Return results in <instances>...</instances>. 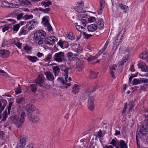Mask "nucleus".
<instances>
[{
	"mask_svg": "<svg viewBox=\"0 0 148 148\" xmlns=\"http://www.w3.org/2000/svg\"><path fill=\"white\" fill-rule=\"evenodd\" d=\"M33 15L32 14L29 15L28 14H26L24 16H23V18L25 20H27L28 19H31L33 18Z\"/></svg>",
	"mask_w": 148,
	"mask_h": 148,
	"instance_id": "nucleus-37",
	"label": "nucleus"
},
{
	"mask_svg": "<svg viewBox=\"0 0 148 148\" xmlns=\"http://www.w3.org/2000/svg\"><path fill=\"white\" fill-rule=\"evenodd\" d=\"M132 83L134 85H137L138 84H140V79H134L133 80Z\"/></svg>",
	"mask_w": 148,
	"mask_h": 148,
	"instance_id": "nucleus-47",
	"label": "nucleus"
},
{
	"mask_svg": "<svg viewBox=\"0 0 148 148\" xmlns=\"http://www.w3.org/2000/svg\"><path fill=\"white\" fill-rule=\"evenodd\" d=\"M80 22L82 23L83 26H85L86 23V21L85 19L82 18L79 20Z\"/></svg>",
	"mask_w": 148,
	"mask_h": 148,
	"instance_id": "nucleus-54",
	"label": "nucleus"
},
{
	"mask_svg": "<svg viewBox=\"0 0 148 148\" xmlns=\"http://www.w3.org/2000/svg\"><path fill=\"white\" fill-rule=\"evenodd\" d=\"M109 42L107 41L105 44L104 45L103 47L100 50L98 53L99 55L101 54L102 53H103V52L105 50V49L107 48V46L108 45V44H109Z\"/></svg>",
	"mask_w": 148,
	"mask_h": 148,
	"instance_id": "nucleus-28",
	"label": "nucleus"
},
{
	"mask_svg": "<svg viewBox=\"0 0 148 148\" xmlns=\"http://www.w3.org/2000/svg\"><path fill=\"white\" fill-rule=\"evenodd\" d=\"M69 43L67 42L60 40L57 43L62 49L67 48L69 46Z\"/></svg>",
	"mask_w": 148,
	"mask_h": 148,
	"instance_id": "nucleus-11",
	"label": "nucleus"
},
{
	"mask_svg": "<svg viewBox=\"0 0 148 148\" xmlns=\"http://www.w3.org/2000/svg\"><path fill=\"white\" fill-rule=\"evenodd\" d=\"M87 29L90 32H94L97 29V25L95 24L89 25L88 26Z\"/></svg>",
	"mask_w": 148,
	"mask_h": 148,
	"instance_id": "nucleus-18",
	"label": "nucleus"
},
{
	"mask_svg": "<svg viewBox=\"0 0 148 148\" xmlns=\"http://www.w3.org/2000/svg\"><path fill=\"white\" fill-rule=\"evenodd\" d=\"M10 27L8 25L5 26L3 28L2 31L4 32L9 29Z\"/></svg>",
	"mask_w": 148,
	"mask_h": 148,
	"instance_id": "nucleus-58",
	"label": "nucleus"
},
{
	"mask_svg": "<svg viewBox=\"0 0 148 148\" xmlns=\"http://www.w3.org/2000/svg\"><path fill=\"white\" fill-rule=\"evenodd\" d=\"M25 101V98L23 97H21L16 99V102L18 105L22 104Z\"/></svg>",
	"mask_w": 148,
	"mask_h": 148,
	"instance_id": "nucleus-24",
	"label": "nucleus"
},
{
	"mask_svg": "<svg viewBox=\"0 0 148 148\" xmlns=\"http://www.w3.org/2000/svg\"><path fill=\"white\" fill-rule=\"evenodd\" d=\"M46 36L45 32L41 29L37 30L34 34L36 40H43L45 38Z\"/></svg>",
	"mask_w": 148,
	"mask_h": 148,
	"instance_id": "nucleus-3",
	"label": "nucleus"
},
{
	"mask_svg": "<svg viewBox=\"0 0 148 148\" xmlns=\"http://www.w3.org/2000/svg\"><path fill=\"white\" fill-rule=\"evenodd\" d=\"M117 65L116 64H113L112 66H110L109 68L110 70H115L117 68Z\"/></svg>",
	"mask_w": 148,
	"mask_h": 148,
	"instance_id": "nucleus-52",
	"label": "nucleus"
},
{
	"mask_svg": "<svg viewBox=\"0 0 148 148\" xmlns=\"http://www.w3.org/2000/svg\"><path fill=\"white\" fill-rule=\"evenodd\" d=\"M88 22L90 23L94 22L95 21V18L94 17H91L88 19Z\"/></svg>",
	"mask_w": 148,
	"mask_h": 148,
	"instance_id": "nucleus-55",
	"label": "nucleus"
},
{
	"mask_svg": "<svg viewBox=\"0 0 148 148\" xmlns=\"http://www.w3.org/2000/svg\"><path fill=\"white\" fill-rule=\"evenodd\" d=\"M1 4L2 5L1 6V7H7V8H14V7H10V5H11L12 6H13L14 5H15L13 3H10L6 1H3L1 2Z\"/></svg>",
	"mask_w": 148,
	"mask_h": 148,
	"instance_id": "nucleus-21",
	"label": "nucleus"
},
{
	"mask_svg": "<svg viewBox=\"0 0 148 148\" xmlns=\"http://www.w3.org/2000/svg\"><path fill=\"white\" fill-rule=\"evenodd\" d=\"M13 104V102H10L9 103L8 107V114H10V112L11 109V108Z\"/></svg>",
	"mask_w": 148,
	"mask_h": 148,
	"instance_id": "nucleus-46",
	"label": "nucleus"
},
{
	"mask_svg": "<svg viewBox=\"0 0 148 148\" xmlns=\"http://www.w3.org/2000/svg\"><path fill=\"white\" fill-rule=\"evenodd\" d=\"M48 32H51L52 30V28L50 25V23L46 25Z\"/></svg>",
	"mask_w": 148,
	"mask_h": 148,
	"instance_id": "nucleus-56",
	"label": "nucleus"
},
{
	"mask_svg": "<svg viewBox=\"0 0 148 148\" xmlns=\"http://www.w3.org/2000/svg\"><path fill=\"white\" fill-rule=\"evenodd\" d=\"M109 73L111 75L112 77L114 78L115 79L116 77L114 76V71H112V70H110L109 71Z\"/></svg>",
	"mask_w": 148,
	"mask_h": 148,
	"instance_id": "nucleus-62",
	"label": "nucleus"
},
{
	"mask_svg": "<svg viewBox=\"0 0 148 148\" xmlns=\"http://www.w3.org/2000/svg\"><path fill=\"white\" fill-rule=\"evenodd\" d=\"M94 98L92 96L89 97L88 100V108L91 111H92L94 108Z\"/></svg>",
	"mask_w": 148,
	"mask_h": 148,
	"instance_id": "nucleus-8",
	"label": "nucleus"
},
{
	"mask_svg": "<svg viewBox=\"0 0 148 148\" xmlns=\"http://www.w3.org/2000/svg\"><path fill=\"white\" fill-rule=\"evenodd\" d=\"M117 140L116 138L113 139L110 143V144H112L113 146L116 147L117 146V143L116 142Z\"/></svg>",
	"mask_w": 148,
	"mask_h": 148,
	"instance_id": "nucleus-44",
	"label": "nucleus"
},
{
	"mask_svg": "<svg viewBox=\"0 0 148 148\" xmlns=\"http://www.w3.org/2000/svg\"><path fill=\"white\" fill-rule=\"evenodd\" d=\"M90 77L91 79H95L97 77V74L94 71H91L90 73Z\"/></svg>",
	"mask_w": 148,
	"mask_h": 148,
	"instance_id": "nucleus-38",
	"label": "nucleus"
},
{
	"mask_svg": "<svg viewBox=\"0 0 148 148\" xmlns=\"http://www.w3.org/2000/svg\"><path fill=\"white\" fill-rule=\"evenodd\" d=\"M39 10L41 11L45 14H49L51 12V9L50 8H48L45 9L40 8L39 9Z\"/></svg>",
	"mask_w": 148,
	"mask_h": 148,
	"instance_id": "nucleus-26",
	"label": "nucleus"
},
{
	"mask_svg": "<svg viewBox=\"0 0 148 148\" xmlns=\"http://www.w3.org/2000/svg\"><path fill=\"white\" fill-rule=\"evenodd\" d=\"M129 108L128 109L129 112H131L132 110L134 108V103L133 101H131L129 102L128 104Z\"/></svg>",
	"mask_w": 148,
	"mask_h": 148,
	"instance_id": "nucleus-32",
	"label": "nucleus"
},
{
	"mask_svg": "<svg viewBox=\"0 0 148 148\" xmlns=\"http://www.w3.org/2000/svg\"><path fill=\"white\" fill-rule=\"evenodd\" d=\"M45 1H42L41 2V4L43 6H44L45 8L49 7L50 5L52 4V2L50 0H45Z\"/></svg>",
	"mask_w": 148,
	"mask_h": 148,
	"instance_id": "nucleus-22",
	"label": "nucleus"
},
{
	"mask_svg": "<svg viewBox=\"0 0 148 148\" xmlns=\"http://www.w3.org/2000/svg\"><path fill=\"white\" fill-rule=\"evenodd\" d=\"M24 14L23 13H21L19 14H17V20H20L22 18L23 16V15Z\"/></svg>",
	"mask_w": 148,
	"mask_h": 148,
	"instance_id": "nucleus-59",
	"label": "nucleus"
},
{
	"mask_svg": "<svg viewBox=\"0 0 148 148\" xmlns=\"http://www.w3.org/2000/svg\"><path fill=\"white\" fill-rule=\"evenodd\" d=\"M99 56V54H97L95 56H91L90 57L88 58L87 59V60L89 62L92 61L94 60L97 59V57H98Z\"/></svg>",
	"mask_w": 148,
	"mask_h": 148,
	"instance_id": "nucleus-30",
	"label": "nucleus"
},
{
	"mask_svg": "<svg viewBox=\"0 0 148 148\" xmlns=\"http://www.w3.org/2000/svg\"><path fill=\"white\" fill-rule=\"evenodd\" d=\"M67 56L70 61L73 60L75 58L74 57V54L71 52H68L67 54Z\"/></svg>",
	"mask_w": 148,
	"mask_h": 148,
	"instance_id": "nucleus-31",
	"label": "nucleus"
},
{
	"mask_svg": "<svg viewBox=\"0 0 148 148\" xmlns=\"http://www.w3.org/2000/svg\"><path fill=\"white\" fill-rule=\"evenodd\" d=\"M83 34L85 38L86 39H88L92 36V35L91 34H86L85 32H83Z\"/></svg>",
	"mask_w": 148,
	"mask_h": 148,
	"instance_id": "nucleus-51",
	"label": "nucleus"
},
{
	"mask_svg": "<svg viewBox=\"0 0 148 148\" xmlns=\"http://www.w3.org/2000/svg\"><path fill=\"white\" fill-rule=\"evenodd\" d=\"M105 3V1L104 0H101L100 2V7L104 8Z\"/></svg>",
	"mask_w": 148,
	"mask_h": 148,
	"instance_id": "nucleus-57",
	"label": "nucleus"
},
{
	"mask_svg": "<svg viewBox=\"0 0 148 148\" xmlns=\"http://www.w3.org/2000/svg\"><path fill=\"white\" fill-rule=\"evenodd\" d=\"M77 23H76L75 24V26L76 29L79 32H82L84 30V28L82 26L78 25Z\"/></svg>",
	"mask_w": 148,
	"mask_h": 148,
	"instance_id": "nucleus-33",
	"label": "nucleus"
},
{
	"mask_svg": "<svg viewBox=\"0 0 148 148\" xmlns=\"http://www.w3.org/2000/svg\"><path fill=\"white\" fill-rule=\"evenodd\" d=\"M26 110L28 112V113L33 112L34 111V108L32 104H29L25 107Z\"/></svg>",
	"mask_w": 148,
	"mask_h": 148,
	"instance_id": "nucleus-17",
	"label": "nucleus"
},
{
	"mask_svg": "<svg viewBox=\"0 0 148 148\" xmlns=\"http://www.w3.org/2000/svg\"><path fill=\"white\" fill-rule=\"evenodd\" d=\"M81 65H78L77 66V67L79 69V70H82L84 68V66L83 65V63L82 62H80Z\"/></svg>",
	"mask_w": 148,
	"mask_h": 148,
	"instance_id": "nucleus-63",
	"label": "nucleus"
},
{
	"mask_svg": "<svg viewBox=\"0 0 148 148\" xmlns=\"http://www.w3.org/2000/svg\"><path fill=\"white\" fill-rule=\"evenodd\" d=\"M64 52H60L56 53L54 55V60L58 62H61L64 60Z\"/></svg>",
	"mask_w": 148,
	"mask_h": 148,
	"instance_id": "nucleus-4",
	"label": "nucleus"
},
{
	"mask_svg": "<svg viewBox=\"0 0 148 148\" xmlns=\"http://www.w3.org/2000/svg\"><path fill=\"white\" fill-rule=\"evenodd\" d=\"M44 77L43 75H38V78L35 80V82L36 84L41 87H44Z\"/></svg>",
	"mask_w": 148,
	"mask_h": 148,
	"instance_id": "nucleus-6",
	"label": "nucleus"
},
{
	"mask_svg": "<svg viewBox=\"0 0 148 148\" xmlns=\"http://www.w3.org/2000/svg\"><path fill=\"white\" fill-rule=\"evenodd\" d=\"M57 80L60 82L62 85H64V79L61 77H58L57 79Z\"/></svg>",
	"mask_w": 148,
	"mask_h": 148,
	"instance_id": "nucleus-53",
	"label": "nucleus"
},
{
	"mask_svg": "<svg viewBox=\"0 0 148 148\" xmlns=\"http://www.w3.org/2000/svg\"><path fill=\"white\" fill-rule=\"evenodd\" d=\"M7 103V101L5 99L0 100V108H1L0 111L2 112L3 110Z\"/></svg>",
	"mask_w": 148,
	"mask_h": 148,
	"instance_id": "nucleus-16",
	"label": "nucleus"
},
{
	"mask_svg": "<svg viewBox=\"0 0 148 148\" xmlns=\"http://www.w3.org/2000/svg\"><path fill=\"white\" fill-rule=\"evenodd\" d=\"M25 116V113L22 111L20 118L18 116L15 115L13 117L12 121L18 128H19L24 122Z\"/></svg>",
	"mask_w": 148,
	"mask_h": 148,
	"instance_id": "nucleus-2",
	"label": "nucleus"
},
{
	"mask_svg": "<svg viewBox=\"0 0 148 148\" xmlns=\"http://www.w3.org/2000/svg\"><path fill=\"white\" fill-rule=\"evenodd\" d=\"M23 49L26 51H28L30 50L31 48L29 47L28 45H27L24 47Z\"/></svg>",
	"mask_w": 148,
	"mask_h": 148,
	"instance_id": "nucleus-61",
	"label": "nucleus"
},
{
	"mask_svg": "<svg viewBox=\"0 0 148 148\" xmlns=\"http://www.w3.org/2000/svg\"><path fill=\"white\" fill-rule=\"evenodd\" d=\"M38 23V22L35 19H32L28 22L25 26L21 28L19 34V36L25 35L27 33L26 30L29 31L34 28L35 26Z\"/></svg>",
	"mask_w": 148,
	"mask_h": 148,
	"instance_id": "nucleus-1",
	"label": "nucleus"
},
{
	"mask_svg": "<svg viewBox=\"0 0 148 148\" xmlns=\"http://www.w3.org/2000/svg\"><path fill=\"white\" fill-rule=\"evenodd\" d=\"M148 57V54L146 52L142 53L139 56L140 58L143 60L146 59Z\"/></svg>",
	"mask_w": 148,
	"mask_h": 148,
	"instance_id": "nucleus-29",
	"label": "nucleus"
},
{
	"mask_svg": "<svg viewBox=\"0 0 148 148\" xmlns=\"http://www.w3.org/2000/svg\"><path fill=\"white\" fill-rule=\"evenodd\" d=\"M30 86L31 91L35 92L37 89V86L34 84H31L30 85Z\"/></svg>",
	"mask_w": 148,
	"mask_h": 148,
	"instance_id": "nucleus-36",
	"label": "nucleus"
},
{
	"mask_svg": "<svg viewBox=\"0 0 148 148\" xmlns=\"http://www.w3.org/2000/svg\"><path fill=\"white\" fill-rule=\"evenodd\" d=\"M97 25L99 26V28L103 27L104 26V23L102 19H101L99 20L97 23Z\"/></svg>",
	"mask_w": 148,
	"mask_h": 148,
	"instance_id": "nucleus-41",
	"label": "nucleus"
},
{
	"mask_svg": "<svg viewBox=\"0 0 148 148\" xmlns=\"http://www.w3.org/2000/svg\"><path fill=\"white\" fill-rule=\"evenodd\" d=\"M139 68L143 71H146L148 70V67L144 62H140L138 64Z\"/></svg>",
	"mask_w": 148,
	"mask_h": 148,
	"instance_id": "nucleus-13",
	"label": "nucleus"
},
{
	"mask_svg": "<svg viewBox=\"0 0 148 148\" xmlns=\"http://www.w3.org/2000/svg\"><path fill=\"white\" fill-rule=\"evenodd\" d=\"M49 17L47 16L42 18V23L45 27H46V25L49 23Z\"/></svg>",
	"mask_w": 148,
	"mask_h": 148,
	"instance_id": "nucleus-19",
	"label": "nucleus"
},
{
	"mask_svg": "<svg viewBox=\"0 0 148 148\" xmlns=\"http://www.w3.org/2000/svg\"><path fill=\"white\" fill-rule=\"evenodd\" d=\"M61 71H63V75L64 76L65 80L66 82H67V78L68 77L69 71L70 69L69 67H67L64 65H62L60 66Z\"/></svg>",
	"mask_w": 148,
	"mask_h": 148,
	"instance_id": "nucleus-5",
	"label": "nucleus"
},
{
	"mask_svg": "<svg viewBox=\"0 0 148 148\" xmlns=\"http://www.w3.org/2000/svg\"><path fill=\"white\" fill-rule=\"evenodd\" d=\"M52 55L51 54L49 53L46 56V58L43 60V61L45 62H49L51 58H52Z\"/></svg>",
	"mask_w": 148,
	"mask_h": 148,
	"instance_id": "nucleus-34",
	"label": "nucleus"
},
{
	"mask_svg": "<svg viewBox=\"0 0 148 148\" xmlns=\"http://www.w3.org/2000/svg\"><path fill=\"white\" fill-rule=\"evenodd\" d=\"M45 42L46 44H49L50 45H52V41L51 40V39L50 38L48 37L47 38L45 39Z\"/></svg>",
	"mask_w": 148,
	"mask_h": 148,
	"instance_id": "nucleus-42",
	"label": "nucleus"
},
{
	"mask_svg": "<svg viewBox=\"0 0 148 148\" xmlns=\"http://www.w3.org/2000/svg\"><path fill=\"white\" fill-rule=\"evenodd\" d=\"M117 146L119 148H127V145L125 143V142L122 140L119 142H117Z\"/></svg>",
	"mask_w": 148,
	"mask_h": 148,
	"instance_id": "nucleus-14",
	"label": "nucleus"
},
{
	"mask_svg": "<svg viewBox=\"0 0 148 148\" xmlns=\"http://www.w3.org/2000/svg\"><path fill=\"white\" fill-rule=\"evenodd\" d=\"M21 92V89L20 88H16L15 91V93L16 94H19Z\"/></svg>",
	"mask_w": 148,
	"mask_h": 148,
	"instance_id": "nucleus-60",
	"label": "nucleus"
},
{
	"mask_svg": "<svg viewBox=\"0 0 148 148\" xmlns=\"http://www.w3.org/2000/svg\"><path fill=\"white\" fill-rule=\"evenodd\" d=\"M53 69L55 73H59L60 72V69L58 66H54Z\"/></svg>",
	"mask_w": 148,
	"mask_h": 148,
	"instance_id": "nucleus-48",
	"label": "nucleus"
},
{
	"mask_svg": "<svg viewBox=\"0 0 148 148\" xmlns=\"http://www.w3.org/2000/svg\"><path fill=\"white\" fill-rule=\"evenodd\" d=\"M127 50V49L126 47H121L120 48L119 51L120 53L123 54L125 53Z\"/></svg>",
	"mask_w": 148,
	"mask_h": 148,
	"instance_id": "nucleus-35",
	"label": "nucleus"
},
{
	"mask_svg": "<svg viewBox=\"0 0 148 148\" xmlns=\"http://www.w3.org/2000/svg\"><path fill=\"white\" fill-rule=\"evenodd\" d=\"M140 83H148V79L142 78L140 79Z\"/></svg>",
	"mask_w": 148,
	"mask_h": 148,
	"instance_id": "nucleus-45",
	"label": "nucleus"
},
{
	"mask_svg": "<svg viewBox=\"0 0 148 148\" xmlns=\"http://www.w3.org/2000/svg\"><path fill=\"white\" fill-rule=\"evenodd\" d=\"M9 54L10 53L8 50L3 49L0 51V56L2 58H8Z\"/></svg>",
	"mask_w": 148,
	"mask_h": 148,
	"instance_id": "nucleus-12",
	"label": "nucleus"
},
{
	"mask_svg": "<svg viewBox=\"0 0 148 148\" xmlns=\"http://www.w3.org/2000/svg\"><path fill=\"white\" fill-rule=\"evenodd\" d=\"M148 86V84H145L143 86H140V91H145L146 90V87Z\"/></svg>",
	"mask_w": 148,
	"mask_h": 148,
	"instance_id": "nucleus-43",
	"label": "nucleus"
},
{
	"mask_svg": "<svg viewBox=\"0 0 148 148\" xmlns=\"http://www.w3.org/2000/svg\"><path fill=\"white\" fill-rule=\"evenodd\" d=\"M47 79L49 81H53L54 79L53 74L50 71H46L44 73Z\"/></svg>",
	"mask_w": 148,
	"mask_h": 148,
	"instance_id": "nucleus-15",
	"label": "nucleus"
},
{
	"mask_svg": "<svg viewBox=\"0 0 148 148\" xmlns=\"http://www.w3.org/2000/svg\"><path fill=\"white\" fill-rule=\"evenodd\" d=\"M148 132V126L146 124L143 125L141 127L139 131V133L143 135H146V132Z\"/></svg>",
	"mask_w": 148,
	"mask_h": 148,
	"instance_id": "nucleus-10",
	"label": "nucleus"
},
{
	"mask_svg": "<svg viewBox=\"0 0 148 148\" xmlns=\"http://www.w3.org/2000/svg\"><path fill=\"white\" fill-rule=\"evenodd\" d=\"M8 117V114L7 110H5L3 112V118L2 121H5Z\"/></svg>",
	"mask_w": 148,
	"mask_h": 148,
	"instance_id": "nucleus-39",
	"label": "nucleus"
},
{
	"mask_svg": "<svg viewBox=\"0 0 148 148\" xmlns=\"http://www.w3.org/2000/svg\"><path fill=\"white\" fill-rule=\"evenodd\" d=\"M91 93H92L91 89H86L85 91V94H86L88 97L90 95Z\"/></svg>",
	"mask_w": 148,
	"mask_h": 148,
	"instance_id": "nucleus-50",
	"label": "nucleus"
},
{
	"mask_svg": "<svg viewBox=\"0 0 148 148\" xmlns=\"http://www.w3.org/2000/svg\"><path fill=\"white\" fill-rule=\"evenodd\" d=\"M117 42L116 41V40L113 43V45L112 47V49L115 52L116 50L117 47Z\"/></svg>",
	"mask_w": 148,
	"mask_h": 148,
	"instance_id": "nucleus-49",
	"label": "nucleus"
},
{
	"mask_svg": "<svg viewBox=\"0 0 148 148\" xmlns=\"http://www.w3.org/2000/svg\"><path fill=\"white\" fill-rule=\"evenodd\" d=\"M26 143V138L25 137H23L20 138L19 142L16 148H23Z\"/></svg>",
	"mask_w": 148,
	"mask_h": 148,
	"instance_id": "nucleus-9",
	"label": "nucleus"
},
{
	"mask_svg": "<svg viewBox=\"0 0 148 148\" xmlns=\"http://www.w3.org/2000/svg\"><path fill=\"white\" fill-rule=\"evenodd\" d=\"M118 5L121 8V9L123 10L124 11L125 13L127 11L128 9V6L123 5L122 3H119Z\"/></svg>",
	"mask_w": 148,
	"mask_h": 148,
	"instance_id": "nucleus-25",
	"label": "nucleus"
},
{
	"mask_svg": "<svg viewBox=\"0 0 148 148\" xmlns=\"http://www.w3.org/2000/svg\"><path fill=\"white\" fill-rule=\"evenodd\" d=\"M80 86L79 85L74 84L73 86L72 92L75 94H77L79 91Z\"/></svg>",
	"mask_w": 148,
	"mask_h": 148,
	"instance_id": "nucleus-20",
	"label": "nucleus"
},
{
	"mask_svg": "<svg viewBox=\"0 0 148 148\" xmlns=\"http://www.w3.org/2000/svg\"><path fill=\"white\" fill-rule=\"evenodd\" d=\"M27 116L28 118L32 121L33 123H36L38 122L40 120V118L39 116L36 115H32L31 113H27Z\"/></svg>",
	"mask_w": 148,
	"mask_h": 148,
	"instance_id": "nucleus-7",
	"label": "nucleus"
},
{
	"mask_svg": "<svg viewBox=\"0 0 148 148\" xmlns=\"http://www.w3.org/2000/svg\"><path fill=\"white\" fill-rule=\"evenodd\" d=\"M129 57V55L123 57L122 59L119 61V63L120 65H123L124 63L128 60V58Z\"/></svg>",
	"mask_w": 148,
	"mask_h": 148,
	"instance_id": "nucleus-23",
	"label": "nucleus"
},
{
	"mask_svg": "<svg viewBox=\"0 0 148 148\" xmlns=\"http://www.w3.org/2000/svg\"><path fill=\"white\" fill-rule=\"evenodd\" d=\"M67 36L69 39L71 40H74L75 38V37L73 36V34L72 35L70 34H68Z\"/></svg>",
	"mask_w": 148,
	"mask_h": 148,
	"instance_id": "nucleus-64",
	"label": "nucleus"
},
{
	"mask_svg": "<svg viewBox=\"0 0 148 148\" xmlns=\"http://www.w3.org/2000/svg\"><path fill=\"white\" fill-rule=\"evenodd\" d=\"M19 24H17L13 26V28L12 29L14 32H17L20 28Z\"/></svg>",
	"mask_w": 148,
	"mask_h": 148,
	"instance_id": "nucleus-40",
	"label": "nucleus"
},
{
	"mask_svg": "<svg viewBox=\"0 0 148 148\" xmlns=\"http://www.w3.org/2000/svg\"><path fill=\"white\" fill-rule=\"evenodd\" d=\"M27 58L30 62H35L37 61V60H38L36 57L35 56H28L27 57Z\"/></svg>",
	"mask_w": 148,
	"mask_h": 148,
	"instance_id": "nucleus-27",
	"label": "nucleus"
}]
</instances>
